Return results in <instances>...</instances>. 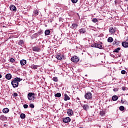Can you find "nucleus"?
Listing matches in <instances>:
<instances>
[{"label":"nucleus","mask_w":128,"mask_h":128,"mask_svg":"<svg viewBox=\"0 0 128 128\" xmlns=\"http://www.w3.org/2000/svg\"><path fill=\"white\" fill-rule=\"evenodd\" d=\"M22 80L19 78H14L13 80L12 81L11 84H12L13 88H16L18 86V82H20Z\"/></svg>","instance_id":"1"},{"label":"nucleus","mask_w":128,"mask_h":128,"mask_svg":"<svg viewBox=\"0 0 128 128\" xmlns=\"http://www.w3.org/2000/svg\"><path fill=\"white\" fill-rule=\"evenodd\" d=\"M102 42L94 43L91 45L92 48H97L100 50H102Z\"/></svg>","instance_id":"2"},{"label":"nucleus","mask_w":128,"mask_h":128,"mask_svg":"<svg viewBox=\"0 0 128 128\" xmlns=\"http://www.w3.org/2000/svg\"><path fill=\"white\" fill-rule=\"evenodd\" d=\"M28 100H34L36 98H34V93L30 92L28 94Z\"/></svg>","instance_id":"3"},{"label":"nucleus","mask_w":128,"mask_h":128,"mask_svg":"<svg viewBox=\"0 0 128 128\" xmlns=\"http://www.w3.org/2000/svg\"><path fill=\"white\" fill-rule=\"evenodd\" d=\"M71 60L73 62H74V64H76V62H78L80 61V58L76 56H74L71 58Z\"/></svg>","instance_id":"4"},{"label":"nucleus","mask_w":128,"mask_h":128,"mask_svg":"<svg viewBox=\"0 0 128 128\" xmlns=\"http://www.w3.org/2000/svg\"><path fill=\"white\" fill-rule=\"evenodd\" d=\"M84 98H86V100H90L92 98V95L90 92L86 93L84 95Z\"/></svg>","instance_id":"5"},{"label":"nucleus","mask_w":128,"mask_h":128,"mask_svg":"<svg viewBox=\"0 0 128 128\" xmlns=\"http://www.w3.org/2000/svg\"><path fill=\"white\" fill-rule=\"evenodd\" d=\"M63 122L66 124H68V122H70V117H66L63 118Z\"/></svg>","instance_id":"6"},{"label":"nucleus","mask_w":128,"mask_h":128,"mask_svg":"<svg viewBox=\"0 0 128 128\" xmlns=\"http://www.w3.org/2000/svg\"><path fill=\"white\" fill-rule=\"evenodd\" d=\"M32 50L33 52H40V48H38V46H34L33 48H32Z\"/></svg>","instance_id":"7"},{"label":"nucleus","mask_w":128,"mask_h":128,"mask_svg":"<svg viewBox=\"0 0 128 128\" xmlns=\"http://www.w3.org/2000/svg\"><path fill=\"white\" fill-rule=\"evenodd\" d=\"M10 10H12L13 12H16V8L14 5L10 6Z\"/></svg>","instance_id":"8"},{"label":"nucleus","mask_w":128,"mask_h":128,"mask_svg":"<svg viewBox=\"0 0 128 128\" xmlns=\"http://www.w3.org/2000/svg\"><path fill=\"white\" fill-rule=\"evenodd\" d=\"M82 106L84 110H88L90 108V106L86 104L83 105Z\"/></svg>","instance_id":"9"},{"label":"nucleus","mask_w":128,"mask_h":128,"mask_svg":"<svg viewBox=\"0 0 128 128\" xmlns=\"http://www.w3.org/2000/svg\"><path fill=\"white\" fill-rule=\"evenodd\" d=\"M67 114H68V116H72L74 114V112H72V110L70 109H68V110Z\"/></svg>","instance_id":"10"},{"label":"nucleus","mask_w":128,"mask_h":128,"mask_svg":"<svg viewBox=\"0 0 128 128\" xmlns=\"http://www.w3.org/2000/svg\"><path fill=\"white\" fill-rule=\"evenodd\" d=\"M62 58H64V56L62 54H58L56 56V58L59 60H62Z\"/></svg>","instance_id":"11"},{"label":"nucleus","mask_w":128,"mask_h":128,"mask_svg":"<svg viewBox=\"0 0 128 128\" xmlns=\"http://www.w3.org/2000/svg\"><path fill=\"white\" fill-rule=\"evenodd\" d=\"M12 75L10 74H8L6 75V80H10L12 78Z\"/></svg>","instance_id":"12"},{"label":"nucleus","mask_w":128,"mask_h":128,"mask_svg":"<svg viewBox=\"0 0 128 128\" xmlns=\"http://www.w3.org/2000/svg\"><path fill=\"white\" fill-rule=\"evenodd\" d=\"M20 64L21 66H24V64H26V60H22L20 61Z\"/></svg>","instance_id":"13"},{"label":"nucleus","mask_w":128,"mask_h":128,"mask_svg":"<svg viewBox=\"0 0 128 128\" xmlns=\"http://www.w3.org/2000/svg\"><path fill=\"white\" fill-rule=\"evenodd\" d=\"M70 100V96H68V94H65L64 100L65 101H66V100Z\"/></svg>","instance_id":"14"},{"label":"nucleus","mask_w":128,"mask_h":128,"mask_svg":"<svg viewBox=\"0 0 128 128\" xmlns=\"http://www.w3.org/2000/svg\"><path fill=\"white\" fill-rule=\"evenodd\" d=\"M122 46H123L124 48H128V42H122Z\"/></svg>","instance_id":"15"},{"label":"nucleus","mask_w":128,"mask_h":128,"mask_svg":"<svg viewBox=\"0 0 128 128\" xmlns=\"http://www.w3.org/2000/svg\"><path fill=\"white\" fill-rule=\"evenodd\" d=\"M118 97L117 96H112V100L114 102H116V100H118Z\"/></svg>","instance_id":"16"},{"label":"nucleus","mask_w":128,"mask_h":128,"mask_svg":"<svg viewBox=\"0 0 128 128\" xmlns=\"http://www.w3.org/2000/svg\"><path fill=\"white\" fill-rule=\"evenodd\" d=\"M8 112H10V110L8 108H4L2 110V112L4 114H8Z\"/></svg>","instance_id":"17"},{"label":"nucleus","mask_w":128,"mask_h":128,"mask_svg":"<svg viewBox=\"0 0 128 128\" xmlns=\"http://www.w3.org/2000/svg\"><path fill=\"white\" fill-rule=\"evenodd\" d=\"M109 32H110V34H114V28L111 27L109 29Z\"/></svg>","instance_id":"18"},{"label":"nucleus","mask_w":128,"mask_h":128,"mask_svg":"<svg viewBox=\"0 0 128 128\" xmlns=\"http://www.w3.org/2000/svg\"><path fill=\"white\" fill-rule=\"evenodd\" d=\"M80 34H84L86 32V30L84 28H81L79 30Z\"/></svg>","instance_id":"19"},{"label":"nucleus","mask_w":128,"mask_h":128,"mask_svg":"<svg viewBox=\"0 0 128 128\" xmlns=\"http://www.w3.org/2000/svg\"><path fill=\"white\" fill-rule=\"evenodd\" d=\"M113 41H114V39L112 37H110L108 39V42H112Z\"/></svg>","instance_id":"20"},{"label":"nucleus","mask_w":128,"mask_h":128,"mask_svg":"<svg viewBox=\"0 0 128 128\" xmlns=\"http://www.w3.org/2000/svg\"><path fill=\"white\" fill-rule=\"evenodd\" d=\"M46 36H48L50 34V31L49 30H46L44 32Z\"/></svg>","instance_id":"21"},{"label":"nucleus","mask_w":128,"mask_h":128,"mask_svg":"<svg viewBox=\"0 0 128 128\" xmlns=\"http://www.w3.org/2000/svg\"><path fill=\"white\" fill-rule=\"evenodd\" d=\"M78 28V24H72V28Z\"/></svg>","instance_id":"22"},{"label":"nucleus","mask_w":128,"mask_h":128,"mask_svg":"<svg viewBox=\"0 0 128 128\" xmlns=\"http://www.w3.org/2000/svg\"><path fill=\"white\" fill-rule=\"evenodd\" d=\"M31 68H33V70H36L38 68V66H36V65H32L31 66Z\"/></svg>","instance_id":"23"},{"label":"nucleus","mask_w":128,"mask_h":128,"mask_svg":"<svg viewBox=\"0 0 128 128\" xmlns=\"http://www.w3.org/2000/svg\"><path fill=\"white\" fill-rule=\"evenodd\" d=\"M55 96L56 98H60V96H62V94H60V93H57L55 94Z\"/></svg>","instance_id":"24"},{"label":"nucleus","mask_w":128,"mask_h":128,"mask_svg":"<svg viewBox=\"0 0 128 128\" xmlns=\"http://www.w3.org/2000/svg\"><path fill=\"white\" fill-rule=\"evenodd\" d=\"M119 42L118 41H116V40L114 42H113V44L114 46H118V44Z\"/></svg>","instance_id":"25"},{"label":"nucleus","mask_w":128,"mask_h":128,"mask_svg":"<svg viewBox=\"0 0 128 128\" xmlns=\"http://www.w3.org/2000/svg\"><path fill=\"white\" fill-rule=\"evenodd\" d=\"M21 118H26V114H22L20 116Z\"/></svg>","instance_id":"26"},{"label":"nucleus","mask_w":128,"mask_h":128,"mask_svg":"<svg viewBox=\"0 0 128 128\" xmlns=\"http://www.w3.org/2000/svg\"><path fill=\"white\" fill-rule=\"evenodd\" d=\"M52 80L54 82H58V77L56 76L54 77Z\"/></svg>","instance_id":"27"},{"label":"nucleus","mask_w":128,"mask_h":128,"mask_svg":"<svg viewBox=\"0 0 128 128\" xmlns=\"http://www.w3.org/2000/svg\"><path fill=\"white\" fill-rule=\"evenodd\" d=\"M118 50H120V48H118L116 49H115L114 51V52H118Z\"/></svg>","instance_id":"28"},{"label":"nucleus","mask_w":128,"mask_h":128,"mask_svg":"<svg viewBox=\"0 0 128 128\" xmlns=\"http://www.w3.org/2000/svg\"><path fill=\"white\" fill-rule=\"evenodd\" d=\"M100 114L102 116L106 114V113L104 111H100Z\"/></svg>","instance_id":"29"},{"label":"nucleus","mask_w":128,"mask_h":128,"mask_svg":"<svg viewBox=\"0 0 128 128\" xmlns=\"http://www.w3.org/2000/svg\"><path fill=\"white\" fill-rule=\"evenodd\" d=\"M6 116H0V120H6Z\"/></svg>","instance_id":"30"},{"label":"nucleus","mask_w":128,"mask_h":128,"mask_svg":"<svg viewBox=\"0 0 128 128\" xmlns=\"http://www.w3.org/2000/svg\"><path fill=\"white\" fill-rule=\"evenodd\" d=\"M34 14L35 16H38V10H35Z\"/></svg>","instance_id":"31"},{"label":"nucleus","mask_w":128,"mask_h":128,"mask_svg":"<svg viewBox=\"0 0 128 128\" xmlns=\"http://www.w3.org/2000/svg\"><path fill=\"white\" fill-rule=\"evenodd\" d=\"M24 44V40H20L18 42V44L20 46V44Z\"/></svg>","instance_id":"32"},{"label":"nucleus","mask_w":128,"mask_h":128,"mask_svg":"<svg viewBox=\"0 0 128 128\" xmlns=\"http://www.w3.org/2000/svg\"><path fill=\"white\" fill-rule=\"evenodd\" d=\"M120 110H122V111L124 110V106H120Z\"/></svg>","instance_id":"33"},{"label":"nucleus","mask_w":128,"mask_h":128,"mask_svg":"<svg viewBox=\"0 0 128 128\" xmlns=\"http://www.w3.org/2000/svg\"><path fill=\"white\" fill-rule=\"evenodd\" d=\"M72 4H76L78 0H71Z\"/></svg>","instance_id":"34"},{"label":"nucleus","mask_w":128,"mask_h":128,"mask_svg":"<svg viewBox=\"0 0 128 128\" xmlns=\"http://www.w3.org/2000/svg\"><path fill=\"white\" fill-rule=\"evenodd\" d=\"M10 62H14L15 60H14V58H11L10 59Z\"/></svg>","instance_id":"35"},{"label":"nucleus","mask_w":128,"mask_h":128,"mask_svg":"<svg viewBox=\"0 0 128 128\" xmlns=\"http://www.w3.org/2000/svg\"><path fill=\"white\" fill-rule=\"evenodd\" d=\"M126 70H122L121 71V74H126Z\"/></svg>","instance_id":"36"},{"label":"nucleus","mask_w":128,"mask_h":128,"mask_svg":"<svg viewBox=\"0 0 128 128\" xmlns=\"http://www.w3.org/2000/svg\"><path fill=\"white\" fill-rule=\"evenodd\" d=\"M28 104H24V108H28Z\"/></svg>","instance_id":"37"},{"label":"nucleus","mask_w":128,"mask_h":128,"mask_svg":"<svg viewBox=\"0 0 128 128\" xmlns=\"http://www.w3.org/2000/svg\"><path fill=\"white\" fill-rule=\"evenodd\" d=\"M92 22H98V19H96V18H94V19L92 20Z\"/></svg>","instance_id":"38"},{"label":"nucleus","mask_w":128,"mask_h":128,"mask_svg":"<svg viewBox=\"0 0 128 128\" xmlns=\"http://www.w3.org/2000/svg\"><path fill=\"white\" fill-rule=\"evenodd\" d=\"M30 106L31 108H34V104H30Z\"/></svg>","instance_id":"39"},{"label":"nucleus","mask_w":128,"mask_h":128,"mask_svg":"<svg viewBox=\"0 0 128 128\" xmlns=\"http://www.w3.org/2000/svg\"><path fill=\"white\" fill-rule=\"evenodd\" d=\"M114 92H118V88H114L113 90Z\"/></svg>","instance_id":"40"},{"label":"nucleus","mask_w":128,"mask_h":128,"mask_svg":"<svg viewBox=\"0 0 128 128\" xmlns=\"http://www.w3.org/2000/svg\"><path fill=\"white\" fill-rule=\"evenodd\" d=\"M124 102H126V100H121V102H122V104H124Z\"/></svg>","instance_id":"41"},{"label":"nucleus","mask_w":128,"mask_h":128,"mask_svg":"<svg viewBox=\"0 0 128 128\" xmlns=\"http://www.w3.org/2000/svg\"><path fill=\"white\" fill-rule=\"evenodd\" d=\"M18 94L17 93H14V96H18Z\"/></svg>","instance_id":"42"},{"label":"nucleus","mask_w":128,"mask_h":128,"mask_svg":"<svg viewBox=\"0 0 128 128\" xmlns=\"http://www.w3.org/2000/svg\"><path fill=\"white\" fill-rule=\"evenodd\" d=\"M126 87H124V86H123L122 88V90H126Z\"/></svg>","instance_id":"43"},{"label":"nucleus","mask_w":128,"mask_h":128,"mask_svg":"<svg viewBox=\"0 0 128 128\" xmlns=\"http://www.w3.org/2000/svg\"><path fill=\"white\" fill-rule=\"evenodd\" d=\"M126 42H128V37L126 38Z\"/></svg>","instance_id":"44"},{"label":"nucleus","mask_w":128,"mask_h":128,"mask_svg":"<svg viewBox=\"0 0 128 128\" xmlns=\"http://www.w3.org/2000/svg\"><path fill=\"white\" fill-rule=\"evenodd\" d=\"M77 100H80V98L78 97H77Z\"/></svg>","instance_id":"45"},{"label":"nucleus","mask_w":128,"mask_h":128,"mask_svg":"<svg viewBox=\"0 0 128 128\" xmlns=\"http://www.w3.org/2000/svg\"><path fill=\"white\" fill-rule=\"evenodd\" d=\"M0 78H2V74H0Z\"/></svg>","instance_id":"46"},{"label":"nucleus","mask_w":128,"mask_h":128,"mask_svg":"<svg viewBox=\"0 0 128 128\" xmlns=\"http://www.w3.org/2000/svg\"><path fill=\"white\" fill-rule=\"evenodd\" d=\"M88 76L87 74L85 75L86 76Z\"/></svg>","instance_id":"47"}]
</instances>
